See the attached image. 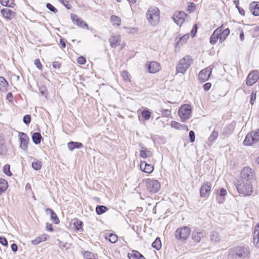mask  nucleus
Segmentation results:
<instances>
[{
  "label": "nucleus",
  "mask_w": 259,
  "mask_h": 259,
  "mask_svg": "<svg viewBox=\"0 0 259 259\" xmlns=\"http://www.w3.org/2000/svg\"><path fill=\"white\" fill-rule=\"evenodd\" d=\"M253 177V170L250 167L248 166H246L242 169L240 174V181L251 182V181Z\"/></svg>",
  "instance_id": "obj_8"
},
{
  "label": "nucleus",
  "mask_w": 259,
  "mask_h": 259,
  "mask_svg": "<svg viewBox=\"0 0 259 259\" xmlns=\"http://www.w3.org/2000/svg\"><path fill=\"white\" fill-rule=\"evenodd\" d=\"M259 78V74L257 71H252L248 75L246 79L247 85L251 86L255 83Z\"/></svg>",
  "instance_id": "obj_12"
},
{
  "label": "nucleus",
  "mask_w": 259,
  "mask_h": 259,
  "mask_svg": "<svg viewBox=\"0 0 259 259\" xmlns=\"http://www.w3.org/2000/svg\"><path fill=\"white\" fill-rule=\"evenodd\" d=\"M110 20L113 25H116L117 26H120L121 19L119 17L115 15H112L110 18Z\"/></svg>",
  "instance_id": "obj_37"
},
{
  "label": "nucleus",
  "mask_w": 259,
  "mask_h": 259,
  "mask_svg": "<svg viewBox=\"0 0 259 259\" xmlns=\"http://www.w3.org/2000/svg\"><path fill=\"white\" fill-rule=\"evenodd\" d=\"M255 99H256V93L252 92L250 95V103L251 105L254 104Z\"/></svg>",
  "instance_id": "obj_51"
},
{
  "label": "nucleus",
  "mask_w": 259,
  "mask_h": 259,
  "mask_svg": "<svg viewBox=\"0 0 259 259\" xmlns=\"http://www.w3.org/2000/svg\"><path fill=\"white\" fill-rule=\"evenodd\" d=\"M0 3L6 7H12L13 5V0H0Z\"/></svg>",
  "instance_id": "obj_44"
},
{
  "label": "nucleus",
  "mask_w": 259,
  "mask_h": 259,
  "mask_svg": "<svg viewBox=\"0 0 259 259\" xmlns=\"http://www.w3.org/2000/svg\"><path fill=\"white\" fill-rule=\"evenodd\" d=\"M230 33V30L228 28L222 30L221 33L220 34V41L223 42L225 40Z\"/></svg>",
  "instance_id": "obj_34"
},
{
  "label": "nucleus",
  "mask_w": 259,
  "mask_h": 259,
  "mask_svg": "<svg viewBox=\"0 0 259 259\" xmlns=\"http://www.w3.org/2000/svg\"><path fill=\"white\" fill-rule=\"evenodd\" d=\"M8 82L3 77H0V91L5 92L7 91Z\"/></svg>",
  "instance_id": "obj_28"
},
{
  "label": "nucleus",
  "mask_w": 259,
  "mask_h": 259,
  "mask_svg": "<svg viewBox=\"0 0 259 259\" xmlns=\"http://www.w3.org/2000/svg\"><path fill=\"white\" fill-rule=\"evenodd\" d=\"M108 210V208L104 205H98L96 208V212L99 215H101Z\"/></svg>",
  "instance_id": "obj_35"
},
{
  "label": "nucleus",
  "mask_w": 259,
  "mask_h": 259,
  "mask_svg": "<svg viewBox=\"0 0 259 259\" xmlns=\"http://www.w3.org/2000/svg\"><path fill=\"white\" fill-rule=\"evenodd\" d=\"M4 172L8 176L12 175L10 171V166L9 164H6L3 168Z\"/></svg>",
  "instance_id": "obj_45"
},
{
  "label": "nucleus",
  "mask_w": 259,
  "mask_h": 259,
  "mask_svg": "<svg viewBox=\"0 0 259 259\" xmlns=\"http://www.w3.org/2000/svg\"><path fill=\"white\" fill-rule=\"evenodd\" d=\"M249 9L251 13L254 16H259V2H251L249 5Z\"/></svg>",
  "instance_id": "obj_18"
},
{
  "label": "nucleus",
  "mask_w": 259,
  "mask_h": 259,
  "mask_svg": "<svg viewBox=\"0 0 259 259\" xmlns=\"http://www.w3.org/2000/svg\"><path fill=\"white\" fill-rule=\"evenodd\" d=\"M187 16V15L184 12H176L174 14L172 18L178 25H181Z\"/></svg>",
  "instance_id": "obj_10"
},
{
  "label": "nucleus",
  "mask_w": 259,
  "mask_h": 259,
  "mask_svg": "<svg viewBox=\"0 0 259 259\" xmlns=\"http://www.w3.org/2000/svg\"><path fill=\"white\" fill-rule=\"evenodd\" d=\"M60 65H61V64H60V62H59L58 61H54L53 63V67L55 69H59V68H60Z\"/></svg>",
  "instance_id": "obj_59"
},
{
  "label": "nucleus",
  "mask_w": 259,
  "mask_h": 259,
  "mask_svg": "<svg viewBox=\"0 0 259 259\" xmlns=\"http://www.w3.org/2000/svg\"><path fill=\"white\" fill-rule=\"evenodd\" d=\"M0 243L4 246L8 245V241L5 237L0 236Z\"/></svg>",
  "instance_id": "obj_56"
},
{
  "label": "nucleus",
  "mask_w": 259,
  "mask_h": 259,
  "mask_svg": "<svg viewBox=\"0 0 259 259\" xmlns=\"http://www.w3.org/2000/svg\"><path fill=\"white\" fill-rule=\"evenodd\" d=\"M47 211H49L50 212L51 218L52 222L56 224L59 223V219L53 210L51 208H47Z\"/></svg>",
  "instance_id": "obj_30"
},
{
  "label": "nucleus",
  "mask_w": 259,
  "mask_h": 259,
  "mask_svg": "<svg viewBox=\"0 0 259 259\" xmlns=\"http://www.w3.org/2000/svg\"><path fill=\"white\" fill-rule=\"evenodd\" d=\"M178 113L182 121H185L190 116L191 113V106L189 104L182 105L179 109Z\"/></svg>",
  "instance_id": "obj_7"
},
{
  "label": "nucleus",
  "mask_w": 259,
  "mask_h": 259,
  "mask_svg": "<svg viewBox=\"0 0 259 259\" xmlns=\"http://www.w3.org/2000/svg\"><path fill=\"white\" fill-rule=\"evenodd\" d=\"M222 27L218 28L214 30L210 37V43L211 44H215L218 39H220V34L221 33Z\"/></svg>",
  "instance_id": "obj_19"
},
{
  "label": "nucleus",
  "mask_w": 259,
  "mask_h": 259,
  "mask_svg": "<svg viewBox=\"0 0 259 259\" xmlns=\"http://www.w3.org/2000/svg\"><path fill=\"white\" fill-rule=\"evenodd\" d=\"M77 62L79 64H81V65L84 64L86 62V59L83 57H82V56L79 57L77 58Z\"/></svg>",
  "instance_id": "obj_54"
},
{
  "label": "nucleus",
  "mask_w": 259,
  "mask_h": 259,
  "mask_svg": "<svg viewBox=\"0 0 259 259\" xmlns=\"http://www.w3.org/2000/svg\"><path fill=\"white\" fill-rule=\"evenodd\" d=\"M1 13L8 20L12 19L15 16L14 12L8 8L3 9L1 10Z\"/></svg>",
  "instance_id": "obj_21"
},
{
  "label": "nucleus",
  "mask_w": 259,
  "mask_h": 259,
  "mask_svg": "<svg viewBox=\"0 0 259 259\" xmlns=\"http://www.w3.org/2000/svg\"><path fill=\"white\" fill-rule=\"evenodd\" d=\"M142 116L146 120H148L151 117V112L148 109H145L141 112Z\"/></svg>",
  "instance_id": "obj_39"
},
{
  "label": "nucleus",
  "mask_w": 259,
  "mask_h": 259,
  "mask_svg": "<svg viewBox=\"0 0 259 259\" xmlns=\"http://www.w3.org/2000/svg\"><path fill=\"white\" fill-rule=\"evenodd\" d=\"M47 8L51 12L56 13L58 12V10L55 8L50 3L47 4Z\"/></svg>",
  "instance_id": "obj_49"
},
{
  "label": "nucleus",
  "mask_w": 259,
  "mask_h": 259,
  "mask_svg": "<svg viewBox=\"0 0 259 259\" xmlns=\"http://www.w3.org/2000/svg\"><path fill=\"white\" fill-rule=\"evenodd\" d=\"M19 137L20 148L24 151H26L28 148L27 144L29 141V137L25 133L22 132L19 133Z\"/></svg>",
  "instance_id": "obj_13"
},
{
  "label": "nucleus",
  "mask_w": 259,
  "mask_h": 259,
  "mask_svg": "<svg viewBox=\"0 0 259 259\" xmlns=\"http://www.w3.org/2000/svg\"><path fill=\"white\" fill-rule=\"evenodd\" d=\"M46 228L49 231L52 232L53 231V226L50 224H47Z\"/></svg>",
  "instance_id": "obj_62"
},
{
  "label": "nucleus",
  "mask_w": 259,
  "mask_h": 259,
  "mask_svg": "<svg viewBox=\"0 0 259 259\" xmlns=\"http://www.w3.org/2000/svg\"><path fill=\"white\" fill-rule=\"evenodd\" d=\"M152 246L153 248L159 250L161 247V241L159 238H156L155 241L153 242Z\"/></svg>",
  "instance_id": "obj_42"
},
{
  "label": "nucleus",
  "mask_w": 259,
  "mask_h": 259,
  "mask_svg": "<svg viewBox=\"0 0 259 259\" xmlns=\"http://www.w3.org/2000/svg\"><path fill=\"white\" fill-rule=\"evenodd\" d=\"M236 188L238 192L244 196H250L252 193L251 182L239 181Z\"/></svg>",
  "instance_id": "obj_3"
},
{
  "label": "nucleus",
  "mask_w": 259,
  "mask_h": 259,
  "mask_svg": "<svg viewBox=\"0 0 259 259\" xmlns=\"http://www.w3.org/2000/svg\"><path fill=\"white\" fill-rule=\"evenodd\" d=\"M189 137L191 142H194L195 139V133L193 131H191L189 134Z\"/></svg>",
  "instance_id": "obj_52"
},
{
  "label": "nucleus",
  "mask_w": 259,
  "mask_h": 259,
  "mask_svg": "<svg viewBox=\"0 0 259 259\" xmlns=\"http://www.w3.org/2000/svg\"><path fill=\"white\" fill-rule=\"evenodd\" d=\"M211 184L206 182L203 185L200 189V195L201 197L207 198L209 196L210 193V189Z\"/></svg>",
  "instance_id": "obj_14"
},
{
  "label": "nucleus",
  "mask_w": 259,
  "mask_h": 259,
  "mask_svg": "<svg viewBox=\"0 0 259 259\" xmlns=\"http://www.w3.org/2000/svg\"><path fill=\"white\" fill-rule=\"evenodd\" d=\"M204 235L205 232L203 231H194L192 233V238L194 241L199 242Z\"/></svg>",
  "instance_id": "obj_22"
},
{
  "label": "nucleus",
  "mask_w": 259,
  "mask_h": 259,
  "mask_svg": "<svg viewBox=\"0 0 259 259\" xmlns=\"http://www.w3.org/2000/svg\"><path fill=\"white\" fill-rule=\"evenodd\" d=\"M23 122L26 124L30 123L31 121V116L30 115H25L23 117Z\"/></svg>",
  "instance_id": "obj_50"
},
{
  "label": "nucleus",
  "mask_w": 259,
  "mask_h": 259,
  "mask_svg": "<svg viewBox=\"0 0 259 259\" xmlns=\"http://www.w3.org/2000/svg\"><path fill=\"white\" fill-rule=\"evenodd\" d=\"M145 183L147 190L151 193L157 192L160 188V184L157 180L147 179Z\"/></svg>",
  "instance_id": "obj_5"
},
{
  "label": "nucleus",
  "mask_w": 259,
  "mask_h": 259,
  "mask_svg": "<svg viewBox=\"0 0 259 259\" xmlns=\"http://www.w3.org/2000/svg\"><path fill=\"white\" fill-rule=\"evenodd\" d=\"M140 146L142 149L140 150V156L143 158H146L152 156V152L149 149L145 148L142 144H140Z\"/></svg>",
  "instance_id": "obj_24"
},
{
  "label": "nucleus",
  "mask_w": 259,
  "mask_h": 259,
  "mask_svg": "<svg viewBox=\"0 0 259 259\" xmlns=\"http://www.w3.org/2000/svg\"><path fill=\"white\" fill-rule=\"evenodd\" d=\"M129 259H145V257L136 250H133L127 254Z\"/></svg>",
  "instance_id": "obj_25"
},
{
  "label": "nucleus",
  "mask_w": 259,
  "mask_h": 259,
  "mask_svg": "<svg viewBox=\"0 0 259 259\" xmlns=\"http://www.w3.org/2000/svg\"><path fill=\"white\" fill-rule=\"evenodd\" d=\"M210 237L211 240L215 243L220 242L221 239V237L218 232L215 231L212 232Z\"/></svg>",
  "instance_id": "obj_31"
},
{
  "label": "nucleus",
  "mask_w": 259,
  "mask_h": 259,
  "mask_svg": "<svg viewBox=\"0 0 259 259\" xmlns=\"http://www.w3.org/2000/svg\"><path fill=\"white\" fill-rule=\"evenodd\" d=\"M8 187L7 182L5 180L0 178V194L4 192L7 189Z\"/></svg>",
  "instance_id": "obj_32"
},
{
  "label": "nucleus",
  "mask_w": 259,
  "mask_h": 259,
  "mask_svg": "<svg viewBox=\"0 0 259 259\" xmlns=\"http://www.w3.org/2000/svg\"><path fill=\"white\" fill-rule=\"evenodd\" d=\"M253 239L254 245L256 247H259V224L254 227Z\"/></svg>",
  "instance_id": "obj_23"
},
{
  "label": "nucleus",
  "mask_w": 259,
  "mask_h": 259,
  "mask_svg": "<svg viewBox=\"0 0 259 259\" xmlns=\"http://www.w3.org/2000/svg\"><path fill=\"white\" fill-rule=\"evenodd\" d=\"M195 9V5L193 3H190L188 6V11L189 12H193Z\"/></svg>",
  "instance_id": "obj_53"
},
{
  "label": "nucleus",
  "mask_w": 259,
  "mask_h": 259,
  "mask_svg": "<svg viewBox=\"0 0 259 259\" xmlns=\"http://www.w3.org/2000/svg\"><path fill=\"white\" fill-rule=\"evenodd\" d=\"M83 255L86 259H98L97 254L90 251L84 252Z\"/></svg>",
  "instance_id": "obj_36"
},
{
  "label": "nucleus",
  "mask_w": 259,
  "mask_h": 259,
  "mask_svg": "<svg viewBox=\"0 0 259 259\" xmlns=\"http://www.w3.org/2000/svg\"><path fill=\"white\" fill-rule=\"evenodd\" d=\"M235 254L239 257L245 258L249 254V249L248 247L237 246L234 249Z\"/></svg>",
  "instance_id": "obj_9"
},
{
  "label": "nucleus",
  "mask_w": 259,
  "mask_h": 259,
  "mask_svg": "<svg viewBox=\"0 0 259 259\" xmlns=\"http://www.w3.org/2000/svg\"><path fill=\"white\" fill-rule=\"evenodd\" d=\"M161 112V115L163 117H168L171 115V111L168 109H162Z\"/></svg>",
  "instance_id": "obj_47"
},
{
  "label": "nucleus",
  "mask_w": 259,
  "mask_h": 259,
  "mask_svg": "<svg viewBox=\"0 0 259 259\" xmlns=\"http://www.w3.org/2000/svg\"><path fill=\"white\" fill-rule=\"evenodd\" d=\"M11 249L13 251L16 252L18 249V246L15 243H13L11 245Z\"/></svg>",
  "instance_id": "obj_61"
},
{
  "label": "nucleus",
  "mask_w": 259,
  "mask_h": 259,
  "mask_svg": "<svg viewBox=\"0 0 259 259\" xmlns=\"http://www.w3.org/2000/svg\"><path fill=\"white\" fill-rule=\"evenodd\" d=\"M259 141V129L249 132L243 141L245 146H252Z\"/></svg>",
  "instance_id": "obj_4"
},
{
  "label": "nucleus",
  "mask_w": 259,
  "mask_h": 259,
  "mask_svg": "<svg viewBox=\"0 0 259 259\" xmlns=\"http://www.w3.org/2000/svg\"><path fill=\"white\" fill-rule=\"evenodd\" d=\"M34 64L39 69H41L42 66L39 59H35L34 61Z\"/></svg>",
  "instance_id": "obj_55"
},
{
  "label": "nucleus",
  "mask_w": 259,
  "mask_h": 259,
  "mask_svg": "<svg viewBox=\"0 0 259 259\" xmlns=\"http://www.w3.org/2000/svg\"><path fill=\"white\" fill-rule=\"evenodd\" d=\"M140 168L144 172L148 174L151 173L154 170V166L145 161L141 162Z\"/></svg>",
  "instance_id": "obj_20"
},
{
  "label": "nucleus",
  "mask_w": 259,
  "mask_h": 259,
  "mask_svg": "<svg viewBox=\"0 0 259 259\" xmlns=\"http://www.w3.org/2000/svg\"><path fill=\"white\" fill-rule=\"evenodd\" d=\"M7 99L9 100V101H11L12 100V99L13 98V95L11 93H8L7 95Z\"/></svg>",
  "instance_id": "obj_64"
},
{
  "label": "nucleus",
  "mask_w": 259,
  "mask_h": 259,
  "mask_svg": "<svg viewBox=\"0 0 259 259\" xmlns=\"http://www.w3.org/2000/svg\"><path fill=\"white\" fill-rule=\"evenodd\" d=\"M42 137L39 133H34L32 136L33 142L35 144H38L40 143Z\"/></svg>",
  "instance_id": "obj_33"
},
{
  "label": "nucleus",
  "mask_w": 259,
  "mask_h": 259,
  "mask_svg": "<svg viewBox=\"0 0 259 259\" xmlns=\"http://www.w3.org/2000/svg\"><path fill=\"white\" fill-rule=\"evenodd\" d=\"M197 26L196 25H195L193 26V27L191 31V35H192V37H194L195 35V34L197 32Z\"/></svg>",
  "instance_id": "obj_57"
},
{
  "label": "nucleus",
  "mask_w": 259,
  "mask_h": 259,
  "mask_svg": "<svg viewBox=\"0 0 259 259\" xmlns=\"http://www.w3.org/2000/svg\"><path fill=\"white\" fill-rule=\"evenodd\" d=\"M211 71L212 68L210 66L202 69L199 73V79L202 82L206 81L209 78Z\"/></svg>",
  "instance_id": "obj_11"
},
{
  "label": "nucleus",
  "mask_w": 259,
  "mask_h": 259,
  "mask_svg": "<svg viewBox=\"0 0 259 259\" xmlns=\"http://www.w3.org/2000/svg\"><path fill=\"white\" fill-rule=\"evenodd\" d=\"M146 17L148 22L152 26H156L160 21V11L155 7H150L146 14Z\"/></svg>",
  "instance_id": "obj_1"
},
{
  "label": "nucleus",
  "mask_w": 259,
  "mask_h": 259,
  "mask_svg": "<svg viewBox=\"0 0 259 259\" xmlns=\"http://www.w3.org/2000/svg\"><path fill=\"white\" fill-rule=\"evenodd\" d=\"M48 236L47 234H42L34 240L31 241V243L33 245H36L38 244L39 243L45 241L47 240Z\"/></svg>",
  "instance_id": "obj_27"
},
{
  "label": "nucleus",
  "mask_w": 259,
  "mask_h": 259,
  "mask_svg": "<svg viewBox=\"0 0 259 259\" xmlns=\"http://www.w3.org/2000/svg\"><path fill=\"white\" fill-rule=\"evenodd\" d=\"M71 18L74 25H76L81 28L87 27V28H88V24L85 22H84L82 19L79 18L76 15L71 14Z\"/></svg>",
  "instance_id": "obj_15"
},
{
  "label": "nucleus",
  "mask_w": 259,
  "mask_h": 259,
  "mask_svg": "<svg viewBox=\"0 0 259 259\" xmlns=\"http://www.w3.org/2000/svg\"><path fill=\"white\" fill-rule=\"evenodd\" d=\"M147 66L148 71L151 73H155L161 69L160 64L156 61H152Z\"/></svg>",
  "instance_id": "obj_17"
},
{
  "label": "nucleus",
  "mask_w": 259,
  "mask_h": 259,
  "mask_svg": "<svg viewBox=\"0 0 259 259\" xmlns=\"http://www.w3.org/2000/svg\"><path fill=\"white\" fill-rule=\"evenodd\" d=\"M82 222H77L76 223H75L74 225H75V229L77 230H79L81 229L82 227Z\"/></svg>",
  "instance_id": "obj_60"
},
{
  "label": "nucleus",
  "mask_w": 259,
  "mask_h": 259,
  "mask_svg": "<svg viewBox=\"0 0 259 259\" xmlns=\"http://www.w3.org/2000/svg\"><path fill=\"white\" fill-rule=\"evenodd\" d=\"M68 148L70 151H73L75 149H80L83 147L81 143L76 142H70L67 144Z\"/></svg>",
  "instance_id": "obj_26"
},
{
  "label": "nucleus",
  "mask_w": 259,
  "mask_h": 259,
  "mask_svg": "<svg viewBox=\"0 0 259 259\" xmlns=\"http://www.w3.org/2000/svg\"><path fill=\"white\" fill-rule=\"evenodd\" d=\"M121 76L124 81H127L130 80V74L128 73V72L127 71H124L122 72Z\"/></svg>",
  "instance_id": "obj_46"
},
{
  "label": "nucleus",
  "mask_w": 259,
  "mask_h": 259,
  "mask_svg": "<svg viewBox=\"0 0 259 259\" xmlns=\"http://www.w3.org/2000/svg\"><path fill=\"white\" fill-rule=\"evenodd\" d=\"M121 41V37L119 35L112 34L110 38L109 42L110 46L113 48H115L119 45Z\"/></svg>",
  "instance_id": "obj_16"
},
{
  "label": "nucleus",
  "mask_w": 259,
  "mask_h": 259,
  "mask_svg": "<svg viewBox=\"0 0 259 259\" xmlns=\"http://www.w3.org/2000/svg\"><path fill=\"white\" fill-rule=\"evenodd\" d=\"M189 34L188 33L184 35L182 37H181L179 38V40L177 42L178 45H182L183 43H185L187 39L189 38Z\"/></svg>",
  "instance_id": "obj_43"
},
{
  "label": "nucleus",
  "mask_w": 259,
  "mask_h": 259,
  "mask_svg": "<svg viewBox=\"0 0 259 259\" xmlns=\"http://www.w3.org/2000/svg\"><path fill=\"white\" fill-rule=\"evenodd\" d=\"M32 167L34 169L36 170L40 169L42 167L41 161L38 160H35L32 162Z\"/></svg>",
  "instance_id": "obj_40"
},
{
  "label": "nucleus",
  "mask_w": 259,
  "mask_h": 259,
  "mask_svg": "<svg viewBox=\"0 0 259 259\" xmlns=\"http://www.w3.org/2000/svg\"><path fill=\"white\" fill-rule=\"evenodd\" d=\"M219 136L218 132L214 130L209 136L208 139V141L210 143H213L217 139Z\"/></svg>",
  "instance_id": "obj_38"
},
{
  "label": "nucleus",
  "mask_w": 259,
  "mask_h": 259,
  "mask_svg": "<svg viewBox=\"0 0 259 259\" xmlns=\"http://www.w3.org/2000/svg\"><path fill=\"white\" fill-rule=\"evenodd\" d=\"M193 61L190 56H186L181 59L176 66V72L177 73L184 74L193 63Z\"/></svg>",
  "instance_id": "obj_2"
},
{
  "label": "nucleus",
  "mask_w": 259,
  "mask_h": 259,
  "mask_svg": "<svg viewBox=\"0 0 259 259\" xmlns=\"http://www.w3.org/2000/svg\"><path fill=\"white\" fill-rule=\"evenodd\" d=\"M211 84L209 82H207L203 85V89L205 91H208L211 88Z\"/></svg>",
  "instance_id": "obj_58"
},
{
  "label": "nucleus",
  "mask_w": 259,
  "mask_h": 259,
  "mask_svg": "<svg viewBox=\"0 0 259 259\" xmlns=\"http://www.w3.org/2000/svg\"><path fill=\"white\" fill-rule=\"evenodd\" d=\"M191 232V229L187 226L178 228L176 231V237L181 240H185L189 236Z\"/></svg>",
  "instance_id": "obj_6"
},
{
  "label": "nucleus",
  "mask_w": 259,
  "mask_h": 259,
  "mask_svg": "<svg viewBox=\"0 0 259 259\" xmlns=\"http://www.w3.org/2000/svg\"><path fill=\"white\" fill-rule=\"evenodd\" d=\"M39 91L42 96H45L46 94V90L45 88H40Z\"/></svg>",
  "instance_id": "obj_63"
},
{
  "label": "nucleus",
  "mask_w": 259,
  "mask_h": 259,
  "mask_svg": "<svg viewBox=\"0 0 259 259\" xmlns=\"http://www.w3.org/2000/svg\"><path fill=\"white\" fill-rule=\"evenodd\" d=\"M105 238L108 240L110 242L114 243L118 240V237L116 234L112 233H107L105 235Z\"/></svg>",
  "instance_id": "obj_29"
},
{
  "label": "nucleus",
  "mask_w": 259,
  "mask_h": 259,
  "mask_svg": "<svg viewBox=\"0 0 259 259\" xmlns=\"http://www.w3.org/2000/svg\"><path fill=\"white\" fill-rule=\"evenodd\" d=\"M170 125L176 129H181V124L175 121H172Z\"/></svg>",
  "instance_id": "obj_48"
},
{
  "label": "nucleus",
  "mask_w": 259,
  "mask_h": 259,
  "mask_svg": "<svg viewBox=\"0 0 259 259\" xmlns=\"http://www.w3.org/2000/svg\"><path fill=\"white\" fill-rule=\"evenodd\" d=\"M226 194H227V191H226V190L225 189H224V188L221 189V190H220V192H219V197H220V198H218V202L220 203H223V198L222 197H223L225 196H226Z\"/></svg>",
  "instance_id": "obj_41"
}]
</instances>
